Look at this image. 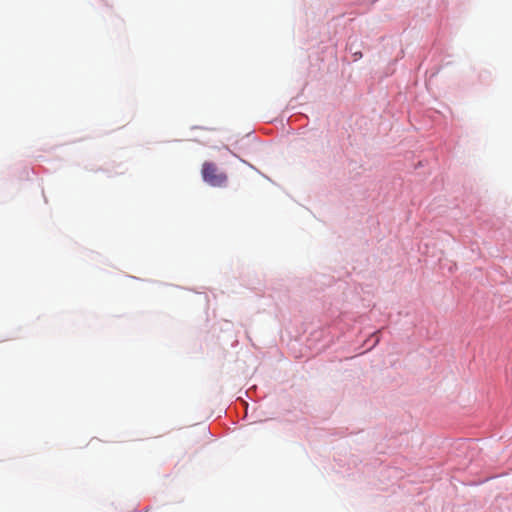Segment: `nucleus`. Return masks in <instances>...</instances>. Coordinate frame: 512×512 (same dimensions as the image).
<instances>
[{"label":"nucleus","instance_id":"f257e3e1","mask_svg":"<svg viewBox=\"0 0 512 512\" xmlns=\"http://www.w3.org/2000/svg\"><path fill=\"white\" fill-rule=\"evenodd\" d=\"M203 180L213 187H225L228 181L227 174L213 162H204L201 169Z\"/></svg>","mask_w":512,"mask_h":512},{"label":"nucleus","instance_id":"f03ea898","mask_svg":"<svg viewBox=\"0 0 512 512\" xmlns=\"http://www.w3.org/2000/svg\"><path fill=\"white\" fill-rule=\"evenodd\" d=\"M354 55H355V56H359V57H361V56H362V55H361V53H355Z\"/></svg>","mask_w":512,"mask_h":512}]
</instances>
